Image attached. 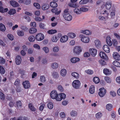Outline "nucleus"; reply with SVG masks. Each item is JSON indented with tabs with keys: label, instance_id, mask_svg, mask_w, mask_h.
Listing matches in <instances>:
<instances>
[{
	"label": "nucleus",
	"instance_id": "obj_29",
	"mask_svg": "<svg viewBox=\"0 0 120 120\" xmlns=\"http://www.w3.org/2000/svg\"><path fill=\"white\" fill-rule=\"evenodd\" d=\"M109 18V17L108 16L105 17L102 16H100L98 17V19L100 20H103L105 21H106Z\"/></svg>",
	"mask_w": 120,
	"mask_h": 120
},
{
	"label": "nucleus",
	"instance_id": "obj_35",
	"mask_svg": "<svg viewBox=\"0 0 120 120\" xmlns=\"http://www.w3.org/2000/svg\"><path fill=\"white\" fill-rule=\"evenodd\" d=\"M50 6L53 8L56 7L57 6V4L56 3L54 2H52L50 3Z\"/></svg>",
	"mask_w": 120,
	"mask_h": 120
},
{
	"label": "nucleus",
	"instance_id": "obj_13",
	"mask_svg": "<svg viewBox=\"0 0 120 120\" xmlns=\"http://www.w3.org/2000/svg\"><path fill=\"white\" fill-rule=\"evenodd\" d=\"M99 55L101 58L106 60L108 59L107 56L104 52H100L99 53Z\"/></svg>",
	"mask_w": 120,
	"mask_h": 120
},
{
	"label": "nucleus",
	"instance_id": "obj_18",
	"mask_svg": "<svg viewBox=\"0 0 120 120\" xmlns=\"http://www.w3.org/2000/svg\"><path fill=\"white\" fill-rule=\"evenodd\" d=\"M10 3L11 5L13 7H17L19 5L18 3L14 0H12L10 1Z\"/></svg>",
	"mask_w": 120,
	"mask_h": 120
},
{
	"label": "nucleus",
	"instance_id": "obj_58",
	"mask_svg": "<svg viewBox=\"0 0 120 120\" xmlns=\"http://www.w3.org/2000/svg\"><path fill=\"white\" fill-rule=\"evenodd\" d=\"M21 29L25 31H26L28 30V29L24 25H21Z\"/></svg>",
	"mask_w": 120,
	"mask_h": 120
},
{
	"label": "nucleus",
	"instance_id": "obj_50",
	"mask_svg": "<svg viewBox=\"0 0 120 120\" xmlns=\"http://www.w3.org/2000/svg\"><path fill=\"white\" fill-rule=\"evenodd\" d=\"M5 70L3 67L0 65V73L2 74H4L5 73Z\"/></svg>",
	"mask_w": 120,
	"mask_h": 120
},
{
	"label": "nucleus",
	"instance_id": "obj_6",
	"mask_svg": "<svg viewBox=\"0 0 120 120\" xmlns=\"http://www.w3.org/2000/svg\"><path fill=\"white\" fill-rule=\"evenodd\" d=\"M100 91L98 92L99 96L101 97H104L106 92V90L104 88H102L99 89Z\"/></svg>",
	"mask_w": 120,
	"mask_h": 120
},
{
	"label": "nucleus",
	"instance_id": "obj_60",
	"mask_svg": "<svg viewBox=\"0 0 120 120\" xmlns=\"http://www.w3.org/2000/svg\"><path fill=\"white\" fill-rule=\"evenodd\" d=\"M85 72L87 74L90 75L92 74L93 73V71L90 69H88L87 70H86Z\"/></svg>",
	"mask_w": 120,
	"mask_h": 120
},
{
	"label": "nucleus",
	"instance_id": "obj_11",
	"mask_svg": "<svg viewBox=\"0 0 120 120\" xmlns=\"http://www.w3.org/2000/svg\"><path fill=\"white\" fill-rule=\"evenodd\" d=\"M10 120H29L28 118L26 117H19L18 118L14 117L10 119Z\"/></svg>",
	"mask_w": 120,
	"mask_h": 120
},
{
	"label": "nucleus",
	"instance_id": "obj_56",
	"mask_svg": "<svg viewBox=\"0 0 120 120\" xmlns=\"http://www.w3.org/2000/svg\"><path fill=\"white\" fill-rule=\"evenodd\" d=\"M8 38L11 40L12 41L14 39V37L11 34H9L7 35Z\"/></svg>",
	"mask_w": 120,
	"mask_h": 120
},
{
	"label": "nucleus",
	"instance_id": "obj_32",
	"mask_svg": "<svg viewBox=\"0 0 120 120\" xmlns=\"http://www.w3.org/2000/svg\"><path fill=\"white\" fill-rule=\"evenodd\" d=\"M99 63L101 66H104L107 64V63L105 61L102 59L99 61Z\"/></svg>",
	"mask_w": 120,
	"mask_h": 120
},
{
	"label": "nucleus",
	"instance_id": "obj_16",
	"mask_svg": "<svg viewBox=\"0 0 120 120\" xmlns=\"http://www.w3.org/2000/svg\"><path fill=\"white\" fill-rule=\"evenodd\" d=\"M112 2L110 1H107L105 4V7L106 9L109 10L111 7Z\"/></svg>",
	"mask_w": 120,
	"mask_h": 120
},
{
	"label": "nucleus",
	"instance_id": "obj_46",
	"mask_svg": "<svg viewBox=\"0 0 120 120\" xmlns=\"http://www.w3.org/2000/svg\"><path fill=\"white\" fill-rule=\"evenodd\" d=\"M53 77L55 78H57L59 77L58 73L56 72H54L52 74Z\"/></svg>",
	"mask_w": 120,
	"mask_h": 120
},
{
	"label": "nucleus",
	"instance_id": "obj_36",
	"mask_svg": "<svg viewBox=\"0 0 120 120\" xmlns=\"http://www.w3.org/2000/svg\"><path fill=\"white\" fill-rule=\"evenodd\" d=\"M94 43L96 46L97 47H100L101 45V42L99 41L98 40H95Z\"/></svg>",
	"mask_w": 120,
	"mask_h": 120
},
{
	"label": "nucleus",
	"instance_id": "obj_39",
	"mask_svg": "<svg viewBox=\"0 0 120 120\" xmlns=\"http://www.w3.org/2000/svg\"><path fill=\"white\" fill-rule=\"evenodd\" d=\"M74 11L75 13L77 14H79L81 13V11L80 9L75 8L74 9Z\"/></svg>",
	"mask_w": 120,
	"mask_h": 120
},
{
	"label": "nucleus",
	"instance_id": "obj_19",
	"mask_svg": "<svg viewBox=\"0 0 120 120\" xmlns=\"http://www.w3.org/2000/svg\"><path fill=\"white\" fill-rule=\"evenodd\" d=\"M49 7V4L47 3H45L43 4L41 7V8L43 10H45L48 9Z\"/></svg>",
	"mask_w": 120,
	"mask_h": 120
},
{
	"label": "nucleus",
	"instance_id": "obj_51",
	"mask_svg": "<svg viewBox=\"0 0 120 120\" xmlns=\"http://www.w3.org/2000/svg\"><path fill=\"white\" fill-rule=\"evenodd\" d=\"M104 79L107 83H110L111 82V79L108 77H105L104 78Z\"/></svg>",
	"mask_w": 120,
	"mask_h": 120
},
{
	"label": "nucleus",
	"instance_id": "obj_1",
	"mask_svg": "<svg viewBox=\"0 0 120 120\" xmlns=\"http://www.w3.org/2000/svg\"><path fill=\"white\" fill-rule=\"evenodd\" d=\"M63 17L66 20L70 21L72 20V16L68 13V9H66L64 11Z\"/></svg>",
	"mask_w": 120,
	"mask_h": 120
},
{
	"label": "nucleus",
	"instance_id": "obj_15",
	"mask_svg": "<svg viewBox=\"0 0 120 120\" xmlns=\"http://www.w3.org/2000/svg\"><path fill=\"white\" fill-rule=\"evenodd\" d=\"M113 56L115 60H119L120 59V56L119 54L116 52H114L113 54Z\"/></svg>",
	"mask_w": 120,
	"mask_h": 120
},
{
	"label": "nucleus",
	"instance_id": "obj_34",
	"mask_svg": "<svg viewBox=\"0 0 120 120\" xmlns=\"http://www.w3.org/2000/svg\"><path fill=\"white\" fill-rule=\"evenodd\" d=\"M59 39L58 37L56 36H53L51 38V41L53 42H56Z\"/></svg>",
	"mask_w": 120,
	"mask_h": 120
},
{
	"label": "nucleus",
	"instance_id": "obj_57",
	"mask_svg": "<svg viewBox=\"0 0 120 120\" xmlns=\"http://www.w3.org/2000/svg\"><path fill=\"white\" fill-rule=\"evenodd\" d=\"M59 50V48L58 46H55L53 48V51L55 52H58Z\"/></svg>",
	"mask_w": 120,
	"mask_h": 120
},
{
	"label": "nucleus",
	"instance_id": "obj_9",
	"mask_svg": "<svg viewBox=\"0 0 120 120\" xmlns=\"http://www.w3.org/2000/svg\"><path fill=\"white\" fill-rule=\"evenodd\" d=\"M89 52L91 55L93 57L95 56L97 54V50L93 48L90 49Z\"/></svg>",
	"mask_w": 120,
	"mask_h": 120
},
{
	"label": "nucleus",
	"instance_id": "obj_3",
	"mask_svg": "<svg viewBox=\"0 0 120 120\" xmlns=\"http://www.w3.org/2000/svg\"><path fill=\"white\" fill-rule=\"evenodd\" d=\"M72 85L73 87L75 88L78 89L80 86V82L78 80H75L73 82Z\"/></svg>",
	"mask_w": 120,
	"mask_h": 120
},
{
	"label": "nucleus",
	"instance_id": "obj_28",
	"mask_svg": "<svg viewBox=\"0 0 120 120\" xmlns=\"http://www.w3.org/2000/svg\"><path fill=\"white\" fill-rule=\"evenodd\" d=\"M112 108V105L110 104H109L106 105V109L109 111L111 110Z\"/></svg>",
	"mask_w": 120,
	"mask_h": 120
},
{
	"label": "nucleus",
	"instance_id": "obj_38",
	"mask_svg": "<svg viewBox=\"0 0 120 120\" xmlns=\"http://www.w3.org/2000/svg\"><path fill=\"white\" fill-rule=\"evenodd\" d=\"M17 33L18 35L20 36H23L24 35V33L22 30H18L17 31Z\"/></svg>",
	"mask_w": 120,
	"mask_h": 120
},
{
	"label": "nucleus",
	"instance_id": "obj_14",
	"mask_svg": "<svg viewBox=\"0 0 120 120\" xmlns=\"http://www.w3.org/2000/svg\"><path fill=\"white\" fill-rule=\"evenodd\" d=\"M68 39V37L66 35H64L61 37L60 39V41L62 43H64L66 42Z\"/></svg>",
	"mask_w": 120,
	"mask_h": 120
},
{
	"label": "nucleus",
	"instance_id": "obj_30",
	"mask_svg": "<svg viewBox=\"0 0 120 120\" xmlns=\"http://www.w3.org/2000/svg\"><path fill=\"white\" fill-rule=\"evenodd\" d=\"M0 30L3 32L4 31L6 30L5 26L2 23L0 24Z\"/></svg>",
	"mask_w": 120,
	"mask_h": 120
},
{
	"label": "nucleus",
	"instance_id": "obj_37",
	"mask_svg": "<svg viewBox=\"0 0 120 120\" xmlns=\"http://www.w3.org/2000/svg\"><path fill=\"white\" fill-rule=\"evenodd\" d=\"M29 107L31 110L32 111L34 112L36 110V109L34 107V106L32 105L31 103H30L29 105Z\"/></svg>",
	"mask_w": 120,
	"mask_h": 120
},
{
	"label": "nucleus",
	"instance_id": "obj_55",
	"mask_svg": "<svg viewBox=\"0 0 120 120\" xmlns=\"http://www.w3.org/2000/svg\"><path fill=\"white\" fill-rule=\"evenodd\" d=\"M96 117L97 119L100 118L102 116L101 113L100 112L97 113L96 115Z\"/></svg>",
	"mask_w": 120,
	"mask_h": 120
},
{
	"label": "nucleus",
	"instance_id": "obj_31",
	"mask_svg": "<svg viewBox=\"0 0 120 120\" xmlns=\"http://www.w3.org/2000/svg\"><path fill=\"white\" fill-rule=\"evenodd\" d=\"M58 9L56 8L54 9H52L51 10L52 12L53 13H55L56 15H58L60 14V12L61 11L60 10L59 11H57Z\"/></svg>",
	"mask_w": 120,
	"mask_h": 120
},
{
	"label": "nucleus",
	"instance_id": "obj_26",
	"mask_svg": "<svg viewBox=\"0 0 120 120\" xmlns=\"http://www.w3.org/2000/svg\"><path fill=\"white\" fill-rule=\"evenodd\" d=\"M69 6L71 7H72L74 8H77L78 7L79 5L78 4L76 3H69Z\"/></svg>",
	"mask_w": 120,
	"mask_h": 120
},
{
	"label": "nucleus",
	"instance_id": "obj_27",
	"mask_svg": "<svg viewBox=\"0 0 120 120\" xmlns=\"http://www.w3.org/2000/svg\"><path fill=\"white\" fill-rule=\"evenodd\" d=\"M72 75L76 79H78L79 78V74L76 72H73L71 73Z\"/></svg>",
	"mask_w": 120,
	"mask_h": 120
},
{
	"label": "nucleus",
	"instance_id": "obj_59",
	"mask_svg": "<svg viewBox=\"0 0 120 120\" xmlns=\"http://www.w3.org/2000/svg\"><path fill=\"white\" fill-rule=\"evenodd\" d=\"M17 105L18 108H20L22 106V103L20 101H19L17 102Z\"/></svg>",
	"mask_w": 120,
	"mask_h": 120
},
{
	"label": "nucleus",
	"instance_id": "obj_42",
	"mask_svg": "<svg viewBox=\"0 0 120 120\" xmlns=\"http://www.w3.org/2000/svg\"><path fill=\"white\" fill-rule=\"evenodd\" d=\"M8 10V8L4 9L2 7H0V12L2 13H4L7 12Z\"/></svg>",
	"mask_w": 120,
	"mask_h": 120
},
{
	"label": "nucleus",
	"instance_id": "obj_49",
	"mask_svg": "<svg viewBox=\"0 0 120 120\" xmlns=\"http://www.w3.org/2000/svg\"><path fill=\"white\" fill-rule=\"evenodd\" d=\"M29 41L30 42H33L35 39V37L33 35H31L28 38Z\"/></svg>",
	"mask_w": 120,
	"mask_h": 120
},
{
	"label": "nucleus",
	"instance_id": "obj_62",
	"mask_svg": "<svg viewBox=\"0 0 120 120\" xmlns=\"http://www.w3.org/2000/svg\"><path fill=\"white\" fill-rule=\"evenodd\" d=\"M45 106V104L44 103L41 104V105L39 107V109L41 111H42L43 110Z\"/></svg>",
	"mask_w": 120,
	"mask_h": 120
},
{
	"label": "nucleus",
	"instance_id": "obj_40",
	"mask_svg": "<svg viewBox=\"0 0 120 120\" xmlns=\"http://www.w3.org/2000/svg\"><path fill=\"white\" fill-rule=\"evenodd\" d=\"M37 31V29L34 28H30L29 31V32L30 33L32 34L35 33Z\"/></svg>",
	"mask_w": 120,
	"mask_h": 120
},
{
	"label": "nucleus",
	"instance_id": "obj_54",
	"mask_svg": "<svg viewBox=\"0 0 120 120\" xmlns=\"http://www.w3.org/2000/svg\"><path fill=\"white\" fill-rule=\"evenodd\" d=\"M71 116L72 117L75 116L77 115V112H76L72 111L70 113Z\"/></svg>",
	"mask_w": 120,
	"mask_h": 120
},
{
	"label": "nucleus",
	"instance_id": "obj_53",
	"mask_svg": "<svg viewBox=\"0 0 120 120\" xmlns=\"http://www.w3.org/2000/svg\"><path fill=\"white\" fill-rule=\"evenodd\" d=\"M40 81L42 82H44L46 81V79L44 76L42 75L40 76Z\"/></svg>",
	"mask_w": 120,
	"mask_h": 120
},
{
	"label": "nucleus",
	"instance_id": "obj_61",
	"mask_svg": "<svg viewBox=\"0 0 120 120\" xmlns=\"http://www.w3.org/2000/svg\"><path fill=\"white\" fill-rule=\"evenodd\" d=\"M34 5L38 9H39L40 8V4L38 3H34Z\"/></svg>",
	"mask_w": 120,
	"mask_h": 120
},
{
	"label": "nucleus",
	"instance_id": "obj_48",
	"mask_svg": "<svg viewBox=\"0 0 120 120\" xmlns=\"http://www.w3.org/2000/svg\"><path fill=\"white\" fill-rule=\"evenodd\" d=\"M93 81L96 84L98 83L99 82L100 80L99 78L97 77H95L93 78Z\"/></svg>",
	"mask_w": 120,
	"mask_h": 120
},
{
	"label": "nucleus",
	"instance_id": "obj_20",
	"mask_svg": "<svg viewBox=\"0 0 120 120\" xmlns=\"http://www.w3.org/2000/svg\"><path fill=\"white\" fill-rule=\"evenodd\" d=\"M104 50L107 53H109L110 52V49L109 47L107 45H105L103 47Z\"/></svg>",
	"mask_w": 120,
	"mask_h": 120
},
{
	"label": "nucleus",
	"instance_id": "obj_41",
	"mask_svg": "<svg viewBox=\"0 0 120 120\" xmlns=\"http://www.w3.org/2000/svg\"><path fill=\"white\" fill-rule=\"evenodd\" d=\"M112 64L115 66L120 67V63L118 61H114L113 62Z\"/></svg>",
	"mask_w": 120,
	"mask_h": 120
},
{
	"label": "nucleus",
	"instance_id": "obj_4",
	"mask_svg": "<svg viewBox=\"0 0 120 120\" xmlns=\"http://www.w3.org/2000/svg\"><path fill=\"white\" fill-rule=\"evenodd\" d=\"M82 51V49L80 46H76L73 49L74 53L78 55H79Z\"/></svg>",
	"mask_w": 120,
	"mask_h": 120
},
{
	"label": "nucleus",
	"instance_id": "obj_10",
	"mask_svg": "<svg viewBox=\"0 0 120 120\" xmlns=\"http://www.w3.org/2000/svg\"><path fill=\"white\" fill-rule=\"evenodd\" d=\"M23 85L25 89L29 88L30 86V85L29 81L27 80L23 82Z\"/></svg>",
	"mask_w": 120,
	"mask_h": 120
},
{
	"label": "nucleus",
	"instance_id": "obj_64",
	"mask_svg": "<svg viewBox=\"0 0 120 120\" xmlns=\"http://www.w3.org/2000/svg\"><path fill=\"white\" fill-rule=\"evenodd\" d=\"M20 81L19 79H16L14 83V85L16 86L19 85L20 83Z\"/></svg>",
	"mask_w": 120,
	"mask_h": 120
},
{
	"label": "nucleus",
	"instance_id": "obj_25",
	"mask_svg": "<svg viewBox=\"0 0 120 120\" xmlns=\"http://www.w3.org/2000/svg\"><path fill=\"white\" fill-rule=\"evenodd\" d=\"M80 60L77 57H74L71 58V62L73 63H75Z\"/></svg>",
	"mask_w": 120,
	"mask_h": 120
},
{
	"label": "nucleus",
	"instance_id": "obj_47",
	"mask_svg": "<svg viewBox=\"0 0 120 120\" xmlns=\"http://www.w3.org/2000/svg\"><path fill=\"white\" fill-rule=\"evenodd\" d=\"M43 50L46 53H48L49 52V48L47 47H45L42 48Z\"/></svg>",
	"mask_w": 120,
	"mask_h": 120
},
{
	"label": "nucleus",
	"instance_id": "obj_17",
	"mask_svg": "<svg viewBox=\"0 0 120 120\" xmlns=\"http://www.w3.org/2000/svg\"><path fill=\"white\" fill-rule=\"evenodd\" d=\"M111 38L110 37L108 36L106 38V42L107 44L109 46H111L112 44V43L111 40Z\"/></svg>",
	"mask_w": 120,
	"mask_h": 120
},
{
	"label": "nucleus",
	"instance_id": "obj_52",
	"mask_svg": "<svg viewBox=\"0 0 120 120\" xmlns=\"http://www.w3.org/2000/svg\"><path fill=\"white\" fill-rule=\"evenodd\" d=\"M47 107L49 109H52L53 107V105L52 103V102H49L47 104Z\"/></svg>",
	"mask_w": 120,
	"mask_h": 120
},
{
	"label": "nucleus",
	"instance_id": "obj_24",
	"mask_svg": "<svg viewBox=\"0 0 120 120\" xmlns=\"http://www.w3.org/2000/svg\"><path fill=\"white\" fill-rule=\"evenodd\" d=\"M80 32L81 33L87 35H89L91 34V32L88 30H81L80 31Z\"/></svg>",
	"mask_w": 120,
	"mask_h": 120
},
{
	"label": "nucleus",
	"instance_id": "obj_2",
	"mask_svg": "<svg viewBox=\"0 0 120 120\" xmlns=\"http://www.w3.org/2000/svg\"><path fill=\"white\" fill-rule=\"evenodd\" d=\"M79 37L81 38V41L84 43H88L90 41V38L89 37L87 36H85L81 34H80Z\"/></svg>",
	"mask_w": 120,
	"mask_h": 120
},
{
	"label": "nucleus",
	"instance_id": "obj_5",
	"mask_svg": "<svg viewBox=\"0 0 120 120\" xmlns=\"http://www.w3.org/2000/svg\"><path fill=\"white\" fill-rule=\"evenodd\" d=\"M59 94H58L56 91L53 90L51 91L50 93V96L52 99H56L57 101V98L58 97Z\"/></svg>",
	"mask_w": 120,
	"mask_h": 120
},
{
	"label": "nucleus",
	"instance_id": "obj_22",
	"mask_svg": "<svg viewBox=\"0 0 120 120\" xmlns=\"http://www.w3.org/2000/svg\"><path fill=\"white\" fill-rule=\"evenodd\" d=\"M89 91L91 94H94L95 91V87L94 86H91L89 88Z\"/></svg>",
	"mask_w": 120,
	"mask_h": 120
},
{
	"label": "nucleus",
	"instance_id": "obj_45",
	"mask_svg": "<svg viewBox=\"0 0 120 120\" xmlns=\"http://www.w3.org/2000/svg\"><path fill=\"white\" fill-rule=\"evenodd\" d=\"M57 31L56 30H49L47 31L48 33L50 34H52L56 33Z\"/></svg>",
	"mask_w": 120,
	"mask_h": 120
},
{
	"label": "nucleus",
	"instance_id": "obj_8",
	"mask_svg": "<svg viewBox=\"0 0 120 120\" xmlns=\"http://www.w3.org/2000/svg\"><path fill=\"white\" fill-rule=\"evenodd\" d=\"M66 97V94L64 93H61L59 94L58 97L57 98V101H60L62 99H64Z\"/></svg>",
	"mask_w": 120,
	"mask_h": 120
},
{
	"label": "nucleus",
	"instance_id": "obj_33",
	"mask_svg": "<svg viewBox=\"0 0 120 120\" xmlns=\"http://www.w3.org/2000/svg\"><path fill=\"white\" fill-rule=\"evenodd\" d=\"M52 68L54 69H56L58 67V64L56 63H53L51 65Z\"/></svg>",
	"mask_w": 120,
	"mask_h": 120
},
{
	"label": "nucleus",
	"instance_id": "obj_43",
	"mask_svg": "<svg viewBox=\"0 0 120 120\" xmlns=\"http://www.w3.org/2000/svg\"><path fill=\"white\" fill-rule=\"evenodd\" d=\"M16 10L14 9H11L8 12V13L10 15L14 14L16 13Z\"/></svg>",
	"mask_w": 120,
	"mask_h": 120
},
{
	"label": "nucleus",
	"instance_id": "obj_21",
	"mask_svg": "<svg viewBox=\"0 0 120 120\" xmlns=\"http://www.w3.org/2000/svg\"><path fill=\"white\" fill-rule=\"evenodd\" d=\"M103 73L106 75H109L111 73V72L107 68H105L103 70Z\"/></svg>",
	"mask_w": 120,
	"mask_h": 120
},
{
	"label": "nucleus",
	"instance_id": "obj_23",
	"mask_svg": "<svg viewBox=\"0 0 120 120\" xmlns=\"http://www.w3.org/2000/svg\"><path fill=\"white\" fill-rule=\"evenodd\" d=\"M67 71L64 69H62L60 71L61 75L63 77L65 76L67 74Z\"/></svg>",
	"mask_w": 120,
	"mask_h": 120
},
{
	"label": "nucleus",
	"instance_id": "obj_12",
	"mask_svg": "<svg viewBox=\"0 0 120 120\" xmlns=\"http://www.w3.org/2000/svg\"><path fill=\"white\" fill-rule=\"evenodd\" d=\"M22 60L21 58L19 55H17L15 59V62L16 64L19 65L21 63Z\"/></svg>",
	"mask_w": 120,
	"mask_h": 120
},
{
	"label": "nucleus",
	"instance_id": "obj_7",
	"mask_svg": "<svg viewBox=\"0 0 120 120\" xmlns=\"http://www.w3.org/2000/svg\"><path fill=\"white\" fill-rule=\"evenodd\" d=\"M44 36L41 33H40L37 34L35 36V39L38 41H40L44 38Z\"/></svg>",
	"mask_w": 120,
	"mask_h": 120
},
{
	"label": "nucleus",
	"instance_id": "obj_63",
	"mask_svg": "<svg viewBox=\"0 0 120 120\" xmlns=\"http://www.w3.org/2000/svg\"><path fill=\"white\" fill-rule=\"evenodd\" d=\"M0 98L1 99L3 100L5 98V96L2 92H0Z\"/></svg>",
	"mask_w": 120,
	"mask_h": 120
},
{
	"label": "nucleus",
	"instance_id": "obj_44",
	"mask_svg": "<svg viewBox=\"0 0 120 120\" xmlns=\"http://www.w3.org/2000/svg\"><path fill=\"white\" fill-rule=\"evenodd\" d=\"M69 37L71 38H73L76 37L75 34L73 33H70L68 34Z\"/></svg>",
	"mask_w": 120,
	"mask_h": 120
}]
</instances>
